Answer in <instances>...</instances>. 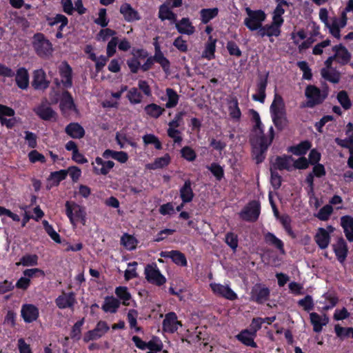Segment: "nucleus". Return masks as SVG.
Instances as JSON below:
<instances>
[{
    "label": "nucleus",
    "instance_id": "f257e3e1",
    "mask_svg": "<svg viewBox=\"0 0 353 353\" xmlns=\"http://www.w3.org/2000/svg\"><path fill=\"white\" fill-rule=\"evenodd\" d=\"M52 103L60 102L59 107L65 117L75 116L77 110L74 105L73 99L68 91H63L61 94L52 91L50 97Z\"/></svg>",
    "mask_w": 353,
    "mask_h": 353
},
{
    "label": "nucleus",
    "instance_id": "f03ea898",
    "mask_svg": "<svg viewBox=\"0 0 353 353\" xmlns=\"http://www.w3.org/2000/svg\"><path fill=\"white\" fill-rule=\"evenodd\" d=\"M305 96L307 101L305 104L301 105V108H312L323 103L328 96V88L326 87L321 90L314 85H308L305 90Z\"/></svg>",
    "mask_w": 353,
    "mask_h": 353
},
{
    "label": "nucleus",
    "instance_id": "7ed1b4c3",
    "mask_svg": "<svg viewBox=\"0 0 353 353\" xmlns=\"http://www.w3.org/2000/svg\"><path fill=\"white\" fill-rule=\"evenodd\" d=\"M245 12L248 17L244 19V25L251 31H259L266 19L265 12L262 10H252L249 8Z\"/></svg>",
    "mask_w": 353,
    "mask_h": 353
},
{
    "label": "nucleus",
    "instance_id": "20e7f679",
    "mask_svg": "<svg viewBox=\"0 0 353 353\" xmlns=\"http://www.w3.org/2000/svg\"><path fill=\"white\" fill-rule=\"evenodd\" d=\"M33 47L37 54L41 57H48L51 55L53 51L50 41L41 33L34 34L33 37Z\"/></svg>",
    "mask_w": 353,
    "mask_h": 353
},
{
    "label": "nucleus",
    "instance_id": "39448f33",
    "mask_svg": "<svg viewBox=\"0 0 353 353\" xmlns=\"http://www.w3.org/2000/svg\"><path fill=\"white\" fill-rule=\"evenodd\" d=\"M250 295V301L262 305L269 300L270 290L264 284L256 283L252 288Z\"/></svg>",
    "mask_w": 353,
    "mask_h": 353
},
{
    "label": "nucleus",
    "instance_id": "423d86ee",
    "mask_svg": "<svg viewBox=\"0 0 353 353\" xmlns=\"http://www.w3.org/2000/svg\"><path fill=\"white\" fill-rule=\"evenodd\" d=\"M65 213L72 224L78 221L83 225L85 224L86 213L80 205L67 201L65 203Z\"/></svg>",
    "mask_w": 353,
    "mask_h": 353
},
{
    "label": "nucleus",
    "instance_id": "0eeeda50",
    "mask_svg": "<svg viewBox=\"0 0 353 353\" xmlns=\"http://www.w3.org/2000/svg\"><path fill=\"white\" fill-rule=\"evenodd\" d=\"M146 280L151 284L161 286L166 282V278L161 273L157 264H148L145 267Z\"/></svg>",
    "mask_w": 353,
    "mask_h": 353
},
{
    "label": "nucleus",
    "instance_id": "6e6552de",
    "mask_svg": "<svg viewBox=\"0 0 353 353\" xmlns=\"http://www.w3.org/2000/svg\"><path fill=\"white\" fill-rule=\"evenodd\" d=\"M261 213V204L258 201H252L241 212V218L248 222H255L258 220Z\"/></svg>",
    "mask_w": 353,
    "mask_h": 353
},
{
    "label": "nucleus",
    "instance_id": "1a4fd4ad",
    "mask_svg": "<svg viewBox=\"0 0 353 353\" xmlns=\"http://www.w3.org/2000/svg\"><path fill=\"white\" fill-rule=\"evenodd\" d=\"M179 326L181 327L182 323L177 320V316L175 312H170L165 314L162 323L163 332L173 334L177 331Z\"/></svg>",
    "mask_w": 353,
    "mask_h": 353
},
{
    "label": "nucleus",
    "instance_id": "9d476101",
    "mask_svg": "<svg viewBox=\"0 0 353 353\" xmlns=\"http://www.w3.org/2000/svg\"><path fill=\"white\" fill-rule=\"evenodd\" d=\"M294 159L290 155L283 154L281 156H276L274 162L271 163L270 169L272 170H287L292 171V167L291 162Z\"/></svg>",
    "mask_w": 353,
    "mask_h": 353
},
{
    "label": "nucleus",
    "instance_id": "9b49d317",
    "mask_svg": "<svg viewBox=\"0 0 353 353\" xmlns=\"http://www.w3.org/2000/svg\"><path fill=\"white\" fill-rule=\"evenodd\" d=\"M333 54L335 56V60L341 65H345L351 60L352 54L343 44L340 43L332 47Z\"/></svg>",
    "mask_w": 353,
    "mask_h": 353
},
{
    "label": "nucleus",
    "instance_id": "f8f14e48",
    "mask_svg": "<svg viewBox=\"0 0 353 353\" xmlns=\"http://www.w3.org/2000/svg\"><path fill=\"white\" fill-rule=\"evenodd\" d=\"M269 73L265 75H259L256 83V94L252 95V99L263 103L266 97L265 90L268 85Z\"/></svg>",
    "mask_w": 353,
    "mask_h": 353
},
{
    "label": "nucleus",
    "instance_id": "ddd939ff",
    "mask_svg": "<svg viewBox=\"0 0 353 353\" xmlns=\"http://www.w3.org/2000/svg\"><path fill=\"white\" fill-rule=\"evenodd\" d=\"M210 287L214 294L230 301L238 299L237 294L228 286L220 283H211Z\"/></svg>",
    "mask_w": 353,
    "mask_h": 353
},
{
    "label": "nucleus",
    "instance_id": "4468645a",
    "mask_svg": "<svg viewBox=\"0 0 353 353\" xmlns=\"http://www.w3.org/2000/svg\"><path fill=\"white\" fill-rule=\"evenodd\" d=\"M119 12L124 20L128 23L139 21L141 19L139 12L128 3H123L120 7Z\"/></svg>",
    "mask_w": 353,
    "mask_h": 353
},
{
    "label": "nucleus",
    "instance_id": "2eb2a0df",
    "mask_svg": "<svg viewBox=\"0 0 353 353\" xmlns=\"http://www.w3.org/2000/svg\"><path fill=\"white\" fill-rule=\"evenodd\" d=\"M93 165V171L96 174L106 175L114 166L112 161H104L101 157H97Z\"/></svg>",
    "mask_w": 353,
    "mask_h": 353
},
{
    "label": "nucleus",
    "instance_id": "dca6fc26",
    "mask_svg": "<svg viewBox=\"0 0 353 353\" xmlns=\"http://www.w3.org/2000/svg\"><path fill=\"white\" fill-rule=\"evenodd\" d=\"M160 256L165 259H171L172 262L177 265L181 267L188 265L185 255L179 250L162 251Z\"/></svg>",
    "mask_w": 353,
    "mask_h": 353
},
{
    "label": "nucleus",
    "instance_id": "f3484780",
    "mask_svg": "<svg viewBox=\"0 0 353 353\" xmlns=\"http://www.w3.org/2000/svg\"><path fill=\"white\" fill-rule=\"evenodd\" d=\"M59 72L61 77V83L65 88L72 85V68L66 62H62L59 65Z\"/></svg>",
    "mask_w": 353,
    "mask_h": 353
},
{
    "label": "nucleus",
    "instance_id": "a211bd4d",
    "mask_svg": "<svg viewBox=\"0 0 353 353\" xmlns=\"http://www.w3.org/2000/svg\"><path fill=\"white\" fill-rule=\"evenodd\" d=\"M21 316L26 323H32L39 317V309L32 304H24L21 307Z\"/></svg>",
    "mask_w": 353,
    "mask_h": 353
},
{
    "label": "nucleus",
    "instance_id": "6ab92c4d",
    "mask_svg": "<svg viewBox=\"0 0 353 353\" xmlns=\"http://www.w3.org/2000/svg\"><path fill=\"white\" fill-rule=\"evenodd\" d=\"M332 247L337 260L341 263H344L348 254V247L346 241L343 237H340L338 239L336 243L334 244Z\"/></svg>",
    "mask_w": 353,
    "mask_h": 353
},
{
    "label": "nucleus",
    "instance_id": "aec40b11",
    "mask_svg": "<svg viewBox=\"0 0 353 353\" xmlns=\"http://www.w3.org/2000/svg\"><path fill=\"white\" fill-rule=\"evenodd\" d=\"M32 86L36 90H44L49 85L45 72L42 69L36 70L33 72Z\"/></svg>",
    "mask_w": 353,
    "mask_h": 353
},
{
    "label": "nucleus",
    "instance_id": "412c9836",
    "mask_svg": "<svg viewBox=\"0 0 353 353\" xmlns=\"http://www.w3.org/2000/svg\"><path fill=\"white\" fill-rule=\"evenodd\" d=\"M176 29L181 34L192 35L195 32V27L188 17H183L175 23Z\"/></svg>",
    "mask_w": 353,
    "mask_h": 353
},
{
    "label": "nucleus",
    "instance_id": "4be33fe9",
    "mask_svg": "<svg viewBox=\"0 0 353 353\" xmlns=\"http://www.w3.org/2000/svg\"><path fill=\"white\" fill-rule=\"evenodd\" d=\"M192 181L190 179L185 181L184 184L180 188V198L183 203H190L194 196V193L192 188Z\"/></svg>",
    "mask_w": 353,
    "mask_h": 353
},
{
    "label": "nucleus",
    "instance_id": "5701e85b",
    "mask_svg": "<svg viewBox=\"0 0 353 353\" xmlns=\"http://www.w3.org/2000/svg\"><path fill=\"white\" fill-rule=\"evenodd\" d=\"M34 112L43 120L49 121L56 117V112L45 103H41L34 108Z\"/></svg>",
    "mask_w": 353,
    "mask_h": 353
},
{
    "label": "nucleus",
    "instance_id": "b1692460",
    "mask_svg": "<svg viewBox=\"0 0 353 353\" xmlns=\"http://www.w3.org/2000/svg\"><path fill=\"white\" fill-rule=\"evenodd\" d=\"M271 116L272 115H285V103L283 97L279 94H275L274 100L270 108Z\"/></svg>",
    "mask_w": 353,
    "mask_h": 353
},
{
    "label": "nucleus",
    "instance_id": "393cba45",
    "mask_svg": "<svg viewBox=\"0 0 353 353\" xmlns=\"http://www.w3.org/2000/svg\"><path fill=\"white\" fill-rule=\"evenodd\" d=\"M281 30L274 27L273 25L266 24L261 26L259 31H257V35L260 37H264L265 36L271 38L272 37H278L281 35ZM271 42H273L272 39H270Z\"/></svg>",
    "mask_w": 353,
    "mask_h": 353
},
{
    "label": "nucleus",
    "instance_id": "a878e982",
    "mask_svg": "<svg viewBox=\"0 0 353 353\" xmlns=\"http://www.w3.org/2000/svg\"><path fill=\"white\" fill-rule=\"evenodd\" d=\"M314 240L321 249L323 250L327 248L330 241L329 232L323 228H319L314 236Z\"/></svg>",
    "mask_w": 353,
    "mask_h": 353
},
{
    "label": "nucleus",
    "instance_id": "bb28decb",
    "mask_svg": "<svg viewBox=\"0 0 353 353\" xmlns=\"http://www.w3.org/2000/svg\"><path fill=\"white\" fill-rule=\"evenodd\" d=\"M168 3H163L159 8L158 17L161 21H164L169 20L174 23L176 21V14L171 10V8L168 6Z\"/></svg>",
    "mask_w": 353,
    "mask_h": 353
},
{
    "label": "nucleus",
    "instance_id": "cd10ccee",
    "mask_svg": "<svg viewBox=\"0 0 353 353\" xmlns=\"http://www.w3.org/2000/svg\"><path fill=\"white\" fill-rule=\"evenodd\" d=\"M250 141L252 146H258L259 148H263V150H268V147L272 143V139L268 138L264 133L252 136Z\"/></svg>",
    "mask_w": 353,
    "mask_h": 353
},
{
    "label": "nucleus",
    "instance_id": "c85d7f7f",
    "mask_svg": "<svg viewBox=\"0 0 353 353\" xmlns=\"http://www.w3.org/2000/svg\"><path fill=\"white\" fill-rule=\"evenodd\" d=\"M341 225L347 239L349 241H353V217L350 215H345L341 218Z\"/></svg>",
    "mask_w": 353,
    "mask_h": 353
},
{
    "label": "nucleus",
    "instance_id": "c756f323",
    "mask_svg": "<svg viewBox=\"0 0 353 353\" xmlns=\"http://www.w3.org/2000/svg\"><path fill=\"white\" fill-rule=\"evenodd\" d=\"M264 241L268 245L276 248L281 254H284L285 253L283 242L277 238L273 233L270 232L265 233Z\"/></svg>",
    "mask_w": 353,
    "mask_h": 353
},
{
    "label": "nucleus",
    "instance_id": "7c9ffc66",
    "mask_svg": "<svg viewBox=\"0 0 353 353\" xmlns=\"http://www.w3.org/2000/svg\"><path fill=\"white\" fill-rule=\"evenodd\" d=\"M15 81L19 88L22 90L28 88L29 85V74L28 70L25 68H20L17 70Z\"/></svg>",
    "mask_w": 353,
    "mask_h": 353
},
{
    "label": "nucleus",
    "instance_id": "2f4dec72",
    "mask_svg": "<svg viewBox=\"0 0 353 353\" xmlns=\"http://www.w3.org/2000/svg\"><path fill=\"white\" fill-rule=\"evenodd\" d=\"M74 303V296L72 293H63L56 299V304L60 309L72 307Z\"/></svg>",
    "mask_w": 353,
    "mask_h": 353
},
{
    "label": "nucleus",
    "instance_id": "473e14b6",
    "mask_svg": "<svg viewBox=\"0 0 353 353\" xmlns=\"http://www.w3.org/2000/svg\"><path fill=\"white\" fill-rule=\"evenodd\" d=\"M110 327L105 321H100L96 327L90 330V340H97L108 332Z\"/></svg>",
    "mask_w": 353,
    "mask_h": 353
},
{
    "label": "nucleus",
    "instance_id": "72a5a7b5",
    "mask_svg": "<svg viewBox=\"0 0 353 353\" xmlns=\"http://www.w3.org/2000/svg\"><path fill=\"white\" fill-rule=\"evenodd\" d=\"M219 12L218 8L201 9L199 11L201 23L208 24L211 20L218 16Z\"/></svg>",
    "mask_w": 353,
    "mask_h": 353
},
{
    "label": "nucleus",
    "instance_id": "f704fd0d",
    "mask_svg": "<svg viewBox=\"0 0 353 353\" xmlns=\"http://www.w3.org/2000/svg\"><path fill=\"white\" fill-rule=\"evenodd\" d=\"M312 143L308 141H301L296 145L291 146L288 148V151L294 154V155L301 156L307 153V152L311 148Z\"/></svg>",
    "mask_w": 353,
    "mask_h": 353
},
{
    "label": "nucleus",
    "instance_id": "c9c22d12",
    "mask_svg": "<svg viewBox=\"0 0 353 353\" xmlns=\"http://www.w3.org/2000/svg\"><path fill=\"white\" fill-rule=\"evenodd\" d=\"M104 159L112 158L121 163H124L128 160V155L125 152L114 151L110 149L105 150L103 154Z\"/></svg>",
    "mask_w": 353,
    "mask_h": 353
},
{
    "label": "nucleus",
    "instance_id": "e433bc0d",
    "mask_svg": "<svg viewBox=\"0 0 353 353\" xmlns=\"http://www.w3.org/2000/svg\"><path fill=\"white\" fill-rule=\"evenodd\" d=\"M255 336L256 335H252V333L249 330H244L236 336V339L243 344L256 348L257 347V344L254 341Z\"/></svg>",
    "mask_w": 353,
    "mask_h": 353
},
{
    "label": "nucleus",
    "instance_id": "4c0bfd02",
    "mask_svg": "<svg viewBox=\"0 0 353 353\" xmlns=\"http://www.w3.org/2000/svg\"><path fill=\"white\" fill-rule=\"evenodd\" d=\"M115 140L121 148H125L127 145H130L133 148L137 147V143L123 132H117L116 133Z\"/></svg>",
    "mask_w": 353,
    "mask_h": 353
},
{
    "label": "nucleus",
    "instance_id": "58836bf2",
    "mask_svg": "<svg viewBox=\"0 0 353 353\" xmlns=\"http://www.w3.org/2000/svg\"><path fill=\"white\" fill-rule=\"evenodd\" d=\"M171 161L170 156L168 153L164 154L161 157H159L154 159V161L147 165V168L150 170H157L161 169L168 166Z\"/></svg>",
    "mask_w": 353,
    "mask_h": 353
},
{
    "label": "nucleus",
    "instance_id": "ea45409f",
    "mask_svg": "<svg viewBox=\"0 0 353 353\" xmlns=\"http://www.w3.org/2000/svg\"><path fill=\"white\" fill-rule=\"evenodd\" d=\"M65 132L73 139H80L84 135L85 130L79 123H72L66 126Z\"/></svg>",
    "mask_w": 353,
    "mask_h": 353
},
{
    "label": "nucleus",
    "instance_id": "a19ab883",
    "mask_svg": "<svg viewBox=\"0 0 353 353\" xmlns=\"http://www.w3.org/2000/svg\"><path fill=\"white\" fill-rule=\"evenodd\" d=\"M120 306V301L114 296H107L102 305V309L105 312L115 313Z\"/></svg>",
    "mask_w": 353,
    "mask_h": 353
},
{
    "label": "nucleus",
    "instance_id": "79ce46f5",
    "mask_svg": "<svg viewBox=\"0 0 353 353\" xmlns=\"http://www.w3.org/2000/svg\"><path fill=\"white\" fill-rule=\"evenodd\" d=\"M216 39H213L212 36L209 37L208 41L205 44V49L202 53V57L210 60L214 58L216 50Z\"/></svg>",
    "mask_w": 353,
    "mask_h": 353
},
{
    "label": "nucleus",
    "instance_id": "37998d69",
    "mask_svg": "<svg viewBox=\"0 0 353 353\" xmlns=\"http://www.w3.org/2000/svg\"><path fill=\"white\" fill-rule=\"evenodd\" d=\"M321 74L325 80L332 83H338L341 79V73L336 69H321Z\"/></svg>",
    "mask_w": 353,
    "mask_h": 353
},
{
    "label": "nucleus",
    "instance_id": "c03bdc74",
    "mask_svg": "<svg viewBox=\"0 0 353 353\" xmlns=\"http://www.w3.org/2000/svg\"><path fill=\"white\" fill-rule=\"evenodd\" d=\"M144 111L150 117L158 119L165 112V108L156 103H150L144 108Z\"/></svg>",
    "mask_w": 353,
    "mask_h": 353
},
{
    "label": "nucleus",
    "instance_id": "a18cd8bd",
    "mask_svg": "<svg viewBox=\"0 0 353 353\" xmlns=\"http://www.w3.org/2000/svg\"><path fill=\"white\" fill-rule=\"evenodd\" d=\"M230 116L236 120H239L241 117V112L239 107L238 99L234 97L232 99L228 107Z\"/></svg>",
    "mask_w": 353,
    "mask_h": 353
},
{
    "label": "nucleus",
    "instance_id": "49530a36",
    "mask_svg": "<svg viewBox=\"0 0 353 353\" xmlns=\"http://www.w3.org/2000/svg\"><path fill=\"white\" fill-rule=\"evenodd\" d=\"M47 21L50 26H54L60 23L61 25L59 28L60 31L62 30V29L68 24L67 17L61 14H57L53 17H48Z\"/></svg>",
    "mask_w": 353,
    "mask_h": 353
},
{
    "label": "nucleus",
    "instance_id": "de8ad7c7",
    "mask_svg": "<svg viewBox=\"0 0 353 353\" xmlns=\"http://www.w3.org/2000/svg\"><path fill=\"white\" fill-rule=\"evenodd\" d=\"M166 94L168 99L165 103V107L167 108H174L178 104L179 96L176 92L172 88H167Z\"/></svg>",
    "mask_w": 353,
    "mask_h": 353
},
{
    "label": "nucleus",
    "instance_id": "09e8293b",
    "mask_svg": "<svg viewBox=\"0 0 353 353\" xmlns=\"http://www.w3.org/2000/svg\"><path fill=\"white\" fill-rule=\"evenodd\" d=\"M38 264V256L36 254H26L23 256L19 262H17L16 265L23 266H34Z\"/></svg>",
    "mask_w": 353,
    "mask_h": 353
},
{
    "label": "nucleus",
    "instance_id": "8fccbe9b",
    "mask_svg": "<svg viewBox=\"0 0 353 353\" xmlns=\"http://www.w3.org/2000/svg\"><path fill=\"white\" fill-rule=\"evenodd\" d=\"M115 294L119 299L123 301V304L124 305H128L129 303L127 301H130L131 299V294L128 292V288L125 286H119L115 289Z\"/></svg>",
    "mask_w": 353,
    "mask_h": 353
},
{
    "label": "nucleus",
    "instance_id": "3c124183",
    "mask_svg": "<svg viewBox=\"0 0 353 353\" xmlns=\"http://www.w3.org/2000/svg\"><path fill=\"white\" fill-rule=\"evenodd\" d=\"M143 141L145 145H154L157 150L162 149V143L159 138L153 134H146L143 137Z\"/></svg>",
    "mask_w": 353,
    "mask_h": 353
},
{
    "label": "nucleus",
    "instance_id": "603ef678",
    "mask_svg": "<svg viewBox=\"0 0 353 353\" xmlns=\"http://www.w3.org/2000/svg\"><path fill=\"white\" fill-rule=\"evenodd\" d=\"M126 97L131 104H139L142 101V94L139 92L137 88H130L127 94Z\"/></svg>",
    "mask_w": 353,
    "mask_h": 353
},
{
    "label": "nucleus",
    "instance_id": "864d4df0",
    "mask_svg": "<svg viewBox=\"0 0 353 353\" xmlns=\"http://www.w3.org/2000/svg\"><path fill=\"white\" fill-rule=\"evenodd\" d=\"M310 318L311 323L313 325L314 332H320L322 330L323 326L326 324V322L322 323L320 315L316 312L310 313Z\"/></svg>",
    "mask_w": 353,
    "mask_h": 353
},
{
    "label": "nucleus",
    "instance_id": "5fc2aeb1",
    "mask_svg": "<svg viewBox=\"0 0 353 353\" xmlns=\"http://www.w3.org/2000/svg\"><path fill=\"white\" fill-rule=\"evenodd\" d=\"M337 100L341 106L345 110H349L352 106V102L345 90L340 91L337 94Z\"/></svg>",
    "mask_w": 353,
    "mask_h": 353
},
{
    "label": "nucleus",
    "instance_id": "6e6d98bb",
    "mask_svg": "<svg viewBox=\"0 0 353 353\" xmlns=\"http://www.w3.org/2000/svg\"><path fill=\"white\" fill-rule=\"evenodd\" d=\"M225 242L234 252H235L239 243L237 234L232 232H228L225 234Z\"/></svg>",
    "mask_w": 353,
    "mask_h": 353
},
{
    "label": "nucleus",
    "instance_id": "4d7b16f0",
    "mask_svg": "<svg viewBox=\"0 0 353 353\" xmlns=\"http://www.w3.org/2000/svg\"><path fill=\"white\" fill-rule=\"evenodd\" d=\"M132 54L133 57L128 59L126 61V63L131 73L137 74L141 69V63L134 52H132Z\"/></svg>",
    "mask_w": 353,
    "mask_h": 353
},
{
    "label": "nucleus",
    "instance_id": "13d9d810",
    "mask_svg": "<svg viewBox=\"0 0 353 353\" xmlns=\"http://www.w3.org/2000/svg\"><path fill=\"white\" fill-rule=\"evenodd\" d=\"M208 168L217 181H220L223 178L224 170L223 168L217 163H211V165Z\"/></svg>",
    "mask_w": 353,
    "mask_h": 353
},
{
    "label": "nucleus",
    "instance_id": "bf43d9fd",
    "mask_svg": "<svg viewBox=\"0 0 353 353\" xmlns=\"http://www.w3.org/2000/svg\"><path fill=\"white\" fill-rule=\"evenodd\" d=\"M297 66L303 72L302 78L305 80H311L312 78V72L311 68L305 61H301L297 62Z\"/></svg>",
    "mask_w": 353,
    "mask_h": 353
},
{
    "label": "nucleus",
    "instance_id": "052dcab7",
    "mask_svg": "<svg viewBox=\"0 0 353 353\" xmlns=\"http://www.w3.org/2000/svg\"><path fill=\"white\" fill-rule=\"evenodd\" d=\"M181 157L188 161L192 162L196 159V152L190 146H184L181 150Z\"/></svg>",
    "mask_w": 353,
    "mask_h": 353
},
{
    "label": "nucleus",
    "instance_id": "680f3d73",
    "mask_svg": "<svg viewBox=\"0 0 353 353\" xmlns=\"http://www.w3.org/2000/svg\"><path fill=\"white\" fill-rule=\"evenodd\" d=\"M333 212V208L331 205H325L322 207L316 214V217L321 221H327Z\"/></svg>",
    "mask_w": 353,
    "mask_h": 353
},
{
    "label": "nucleus",
    "instance_id": "e2e57ef3",
    "mask_svg": "<svg viewBox=\"0 0 353 353\" xmlns=\"http://www.w3.org/2000/svg\"><path fill=\"white\" fill-rule=\"evenodd\" d=\"M298 305L302 307L305 311L310 312L313 310L314 304L311 295H306L303 299L298 301Z\"/></svg>",
    "mask_w": 353,
    "mask_h": 353
},
{
    "label": "nucleus",
    "instance_id": "0e129e2a",
    "mask_svg": "<svg viewBox=\"0 0 353 353\" xmlns=\"http://www.w3.org/2000/svg\"><path fill=\"white\" fill-rule=\"evenodd\" d=\"M266 151L263 150V148H259L258 146H252V157L256 164L261 163L264 161Z\"/></svg>",
    "mask_w": 353,
    "mask_h": 353
},
{
    "label": "nucleus",
    "instance_id": "69168bd1",
    "mask_svg": "<svg viewBox=\"0 0 353 353\" xmlns=\"http://www.w3.org/2000/svg\"><path fill=\"white\" fill-rule=\"evenodd\" d=\"M270 170V183L274 190H278L281 186L282 177L276 170Z\"/></svg>",
    "mask_w": 353,
    "mask_h": 353
},
{
    "label": "nucleus",
    "instance_id": "338daca9",
    "mask_svg": "<svg viewBox=\"0 0 353 353\" xmlns=\"http://www.w3.org/2000/svg\"><path fill=\"white\" fill-rule=\"evenodd\" d=\"M43 225L45 230L48 234V235L51 237L52 240H54L57 243L60 242V236L59 234L53 229L52 226L46 221H43Z\"/></svg>",
    "mask_w": 353,
    "mask_h": 353
},
{
    "label": "nucleus",
    "instance_id": "774afa93",
    "mask_svg": "<svg viewBox=\"0 0 353 353\" xmlns=\"http://www.w3.org/2000/svg\"><path fill=\"white\" fill-rule=\"evenodd\" d=\"M162 342L157 338L153 337L152 340L147 343V347L150 352H161L163 349Z\"/></svg>",
    "mask_w": 353,
    "mask_h": 353
}]
</instances>
